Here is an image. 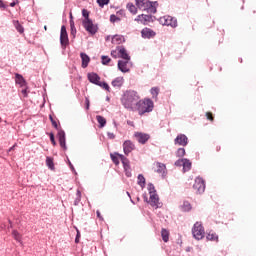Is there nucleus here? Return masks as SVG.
Here are the masks:
<instances>
[{
	"label": "nucleus",
	"instance_id": "11",
	"mask_svg": "<svg viewBox=\"0 0 256 256\" xmlns=\"http://www.w3.org/2000/svg\"><path fill=\"white\" fill-rule=\"evenodd\" d=\"M120 161L123 164V168L126 173V177H131V165L129 164V159L127 157H124L123 155H119Z\"/></svg>",
	"mask_w": 256,
	"mask_h": 256
},
{
	"label": "nucleus",
	"instance_id": "58",
	"mask_svg": "<svg viewBox=\"0 0 256 256\" xmlns=\"http://www.w3.org/2000/svg\"><path fill=\"white\" fill-rule=\"evenodd\" d=\"M16 146H17L16 144H15L14 146H12V147L9 149V151H13V149H15Z\"/></svg>",
	"mask_w": 256,
	"mask_h": 256
},
{
	"label": "nucleus",
	"instance_id": "23",
	"mask_svg": "<svg viewBox=\"0 0 256 256\" xmlns=\"http://www.w3.org/2000/svg\"><path fill=\"white\" fill-rule=\"evenodd\" d=\"M167 171V166L165 164L158 162L156 163V173H160L161 175H165V172Z\"/></svg>",
	"mask_w": 256,
	"mask_h": 256
},
{
	"label": "nucleus",
	"instance_id": "36",
	"mask_svg": "<svg viewBox=\"0 0 256 256\" xmlns=\"http://www.w3.org/2000/svg\"><path fill=\"white\" fill-rule=\"evenodd\" d=\"M82 15L84 17L82 21H91V19L89 18V11L87 9L82 10Z\"/></svg>",
	"mask_w": 256,
	"mask_h": 256
},
{
	"label": "nucleus",
	"instance_id": "14",
	"mask_svg": "<svg viewBox=\"0 0 256 256\" xmlns=\"http://www.w3.org/2000/svg\"><path fill=\"white\" fill-rule=\"evenodd\" d=\"M116 51H118L119 57L123 59L124 61H131V56L127 53V50L123 46H118L116 48Z\"/></svg>",
	"mask_w": 256,
	"mask_h": 256
},
{
	"label": "nucleus",
	"instance_id": "5",
	"mask_svg": "<svg viewBox=\"0 0 256 256\" xmlns=\"http://www.w3.org/2000/svg\"><path fill=\"white\" fill-rule=\"evenodd\" d=\"M192 234L194 239L197 241H201L205 237V228L201 222H196L192 228Z\"/></svg>",
	"mask_w": 256,
	"mask_h": 256
},
{
	"label": "nucleus",
	"instance_id": "38",
	"mask_svg": "<svg viewBox=\"0 0 256 256\" xmlns=\"http://www.w3.org/2000/svg\"><path fill=\"white\" fill-rule=\"evenodd\" d=\"M102 65H109V63H111V58H109V56H102Z\"/></svg>",
	"mask_w": 256,
	"mask_h": 256
},
{
	"label": "nucleus",
	"instance_id": "33",
	"mask_svg": "<svg viewBox=\"0 0 256 256\" xmlns=\"http://www.w3.org/2000/svg\"><path fill=\"white\" fill-rule=\"evenodd\" d=\"M98 87L105 89V91H108V93L111 91V88L109 87V84H107V82L100 81V83L98 84Z\"/></svg>",
	"mask_w": 256,
	"mask_h": 256
},
{
	"label": "nucleus",
	"instance_id": "61",
	"mask_svg": "<svg viewBox=\"0 0 256 256\" xmlns=\"http://www.w3.org/2000/svg\"><path fill=\"white\" fill-rule=\"evenodd\" d=\"M9 224L11 225V220H9Z\"/></svg>",
	"mask_w": 256,
	"mask_h": 256
},
{
	"label": "nucleus",
	"instance_id": "54",
	"mask_svg": "<svg viewBox=\"0 0 256 256\" xmlns=\"http://www.w3.org/2000/svg\"><path fill=\"white\" fill-rule=\"evenodd\" d=\"M70 27H72V29L75 27V21L70 20Z\"/></svg>",
	"mask_w": 256,
	"mask_h": 256
},
{
	"label": "nucleus",
	"instance_id": "13",
	"mask_svg": "<svg viewBox=\"0 0 256 256\" xmlns=\"http://www.w3.org/2000/svg\"><path fill=\"white\" fill-rule=\"evenodd\" d=\"M135 21H137V23H141L142 25H147L153 21V17L147 14H141L135 18Z\"/></svg>",
	"mask_w": 256,
	"mask_h": 256
},
{
	"label": "nucleus",
	"instance_id": "29",
	"mask_svg": "<svg viewBox=\"0 0 256 256\" xmlns=\"http://www.w3.org/2000/svg\"><path fill=\"white\" fill-rule=\"evenodd\" d=\"M96 120L99 123L100 127L103 128L105 125H107V120L103 116H96Z\"/></svg>",
	"mask_w": 256,
	"mask_h": 256
},
{
	"label": "nucleus",
	"instance_id": "59",
	"mask_svg": "<svg viewBox=\"0 0 256 256\" xmlns=\"http://www.w3.org/2000/svg\"><path fill=\"white\" fill-rule=\"evenodd\" d=\"M70 20H73V13L70 12Z\"/></svg>",
	"mask_w": 256,
	"mask_h": 256
},
{
	"label": "nucleus",
	"instance_id": "55",
	"mask_svg": "<svg viewBox=\"0 0 256 256\" xmlns=\"http://www.w3.org/2000/svg\"><path fill=\"white\" fill-rule=\"evenodd\" d=\"M15 5H17V2L13 1L12 3H10V7H15Z\"/></svg>",
	"mask_w": 256,
	"mask_h": 256
},
{
	"label": "nucleus",
	"instance_id": "20",
	"mask_svg": "<svg viewBox=\"0 0 256 256\" xmlns=\"http://www.w3.org/2000/svg\"><path fill=\"white\" fill-rule=\"evenodd\" d=\"M80 57L82 59V68L87 69L89 63L91 62V58L86 53H80Z\"/></svg>",
	"mask_w": 256,
	"mask_h": 256
},
{
	"label": "nucleus",
	"instance_id": "62",
	"mask_svg": "<svg viewBox=\"0 0 256 256\" xmlns=\"http://www.w3.org/2000/svg\"><path fill=\"white\" fill-rule=\"evenodd\" d=\"M0 122H1V117H0Z\"/></svg>",
	"mask_w": 256,
	"mask_h": 256
},
{
	"label": "nucleus",
	"instance_id": "9",
	"mask_svg": "<svg viewBox=\"0 0 256 256\" xmlns=\"http://www.w3.org/2000/svg\"><path fill=\"white\" fill-rule=\"evenodd\" d=\"M134 137L136 141H138V143H141V145H145V143H147V141L151 139V136L149 134L143 132H136L134 134Z\"/></svg>",
	"mask_w": 256,
	"mask_h": 256
},
{
	"label": "nucleus",
	"instance_id": "12",
	"mask_svg": "<svg viewBox=\"0 0 256 256\" xmlns=\"http://www.w3.org/2000/svg\"><path fill=\"white\" fill-rule=\"evenodd\" d=\"M161 21L167 27H177V19L173 18V16H164L161 18Z\"/></svg>",
	"mask_w": 256,
	"mask_h": 256
},
{
	"label": "nucleus",
	"instance_id": "34",
	"mask_svg": "<svg viewBox=\"0 0 256 256\" xmlns=\"http://www.w3.org/2000/svg\"><path fill=\"white\" fill-rule=\"evenodd\" d=\"M138 185H140V187H145V176H143L142 174L138 175Z\"/></svg>",
	"mask_w": 256,
	"mask_h": 256
},
{
	"label": "nucleus",
	"instance_id": "25",
	"mask_svg": "<svg viewBox=\"0 0 256 256\" xmlns=\"http://www.w3.org/2000/svg\"><path fill=\"white\" fill-rule=\"evenodd\" d=\"M191 161L187 158H184V162H183V171L184 173L187 172V171H191Z\"/></svg>",
	"mask_w": 256,
	"mask_h": 256
},
{
	"label": "nucleus",
	"instance_id": "1",
	"mask_svg": "<svg viewBox=\"0 0 256 256\" xmlns=\"http://www.w3.org/2000/svg\"><path fill=\"white\" fill-rule=\"evenodd\" d=\"M139 92L135 90H127L124 92L121 98V103L125 109H130L131 111H135L137 104L139 103Z\"/></svg>",
	"mask_w": 256,
	"mask_h": 256
},
{
	"label": "nucleus",
	"instance_id": "53",
	"mask_svg": "<svg viewBox=\"0 0 256 256\" xmlns=\"http://www.w3.org/2000/svg\"><path fill=\"white\" fill-rule=\"evenodd\" d=\"M97 218L103 220V216H101V212H96Z\"/></svg>",
	"mask_w": 256,
	"mask_h": 256
},
{
	"label": "nucleus",
	"instance_id": "45",
	"mask_svg": "<svg viewBox=\"0 0 256 256\" xmlns=\"http://www.w3.org/2000/svg\"><path fill=\"white\" fill-rule=\"evenodd\" d=\"M184 159H179L175 162L176 167H183Z\"/></svg>",
	"mask_w": 256,
	"mask_h": 256
},
{
	"label": "nucleus",
	"instance_id": "21",
	"mask_svg": "<svg viewBox=\"0 0 256 256\" xmlns=\"http://www.w3.org/2000/svg\"><path fill=\"white\" fill-rule=\"evenodd\" d=\"M15 83L16 85H20V87H27V82L21 74H15Z\"/></svg>",
	"mask_w": 256,
	"mask_h": 256
},
{
	"label": "nucleus",
	"instance_id": "26",
	"mask_svg": "<svg viewBox=\"0 0 256 256\" xmlns=\"http://www.w3.org/2000/svg\"><path fill=\"white\" fill-rule=\"evenodd\" d=\"M161 237L164 243H167L169 241V230L163 228L161 230Z\"/></svg>",
	"mask_w": 256,
	"mask_h": 256
},
{
	"label": "nucleus",
	"instance_id": "22",
	"mask_svg": "<svg viewBox=\"0 0 256 256\" xmlns=\"http://www.w3.org/2000/svg\"><path fill=\"white\" fill-rule=\"evenodd\" d=\"M113 45H121V43H125V37L123 35H114L112 37Z\"/></svg>",
	"mask_w": 256,
	"mask_h": 256
},
{
	"label": "nucleus",
	"instance_id": "3",
	"mask_svg": "<svg viewBox=\"0 0 256 256\" xmlns=\"http://www.w3.org/2000/svg\"><path fill=\"white\" fill-rule=\"evenodd\" d=\"M157 2H151L149 0H136V7L141 11H147V13H157Z\"/></svg>",
	"mask_w": 256,
	"mask_h": 256
},
{
	"label": "nucleus",
	"instance_id": "15",
	"mask_svg": "<svg viewBox=\"0 0 256 256\" xmlns=\"http://www.w3.org/2000/svg\"><path fill=\"white\" fill-rule=\"evenodd\" d=\"M123 151L126 155H129V153L135 151V144L131 140L124 141Z\"/></svg>",
	"mask_w": 256,
	"mask_h": 256
},
{
	"label": "nucleus",
	"instance_id": "10",
	"mask_svg": "<svg viewBox=\"0 0 256 256\" xmlns=\"http://www.w3.org/2000/svg\"><path fill=\"white\" fill-rule=\"evenodd\" d=\"M175 145H180V147H187L189 143V138L185 134H179L175 140H174Z\"/></svg>",
	"mask_w": 256,
	"mask_h": 256
},
{
	"label": "nucleus",
	"instance_id": "7",
	"mask_svg": "<svg viewBox=\"0 0 256 256\" xmlns=\"http://www.w3.org/2000/svg\"><path fill=\"white\" fill-rule=\"evenodd\" d=\"M193 189L196 190V193H205V180L201 177L195 179Z\"/></svg>",
	"mask_w": 256,
	"mask_h": 256
},
{
	"label": "nucleus",
	"instance_id": "28",
	"mask_svg": "<svg viewBox=\"0 0 256 256\" xmlns=\"http://www.w3.org/2000/svg\"><path fill=\"white\" fill-rule=\"evenodd\" d=\"M13 23H14V27L18 31V33H24L25 32V29L23 28L21 23H19V20H15Z\"/></svg>",
	"mask_w": 256,
	"mask_h": 256
},
{
	"label": "nucleus",
	"instance_id": "49",
	"mask_svg": "<svg viewBox=\"0 0 256 256\" xmlns=\"http://www.w3.org/2000/svg\"><path fill=\"white\" fill-rule=\"evenodd\" d=\"M80 237H81V233L79 232V230H77V235H76V238H75V243H79Z\"/></svg>",
	"mask_w": 256,
	"mask_h": 256
},
{
	"label": "nucleus",
	"instance_id": "44",
	"mask_svg": "<svg viewBox=\"0 0 256 256\" xmlns=\"http://www.w3.org/2000/svg\"><path fill=\"white\" fill-rule=\"evenodd\" d=\"M206 118L208 119V121H215V117H213V113L211 112H206Z\"/></svg>",
	"mask_w": 256,
	"mask_h": 256
},
{
	"label": "nucleus",
	"instance_id": "2",
	"mask_svg": "<svg viewBox=\"0 0 256 256\" xmlns=\"http://www.w3.org/2000/svg\"><path fill=\"white\" fill-rule=\"evenodd\" d=\"M153 107H155V105L151 99H139L136 104L135 111H138L139 115H145V113H151V111H153Z\"/></svg>",
	"mask_w": 256,
	"mask_h": 256
},
{
	"label": "nucleus",
	"instance_id": "37",
	"mask_svg": "<svg viewBox=\"0 0 256 256\" xmlns=\"http://www.w3.org/2000/svg\"><path fill=\"white\" fill-rule=\"evenodd\" d=\"M182 209L183 211H191V203H189L188 201H184Z\"/></svg>",
	"mask_w": 256,
	"mask_h": 256
},
{
	"label": "nucleus",
	"instance_id": "19",
	"mask_svg": "<svg viewBox=\"0 0 256 256\" xmlns=\"http://www.w3.org/2000/svg\"><path fill=\"white\" fill-rule=\"evenodd\" d=\"M141 35L143 39H151V37H155V31L151 30V28H144L141 31Z\"/></svg>",
	"mask_w": 256,
	"mask_h": 256
},
{
	"label": "nucleus",
	"instance_id": "16",
	"mask_svg": "<svg viewBox=\"0 0 256 256\" xmlns=\"http://www.w3.org/2000/svg\"><path fill=\"white\" fill-rule=\"evenodd\" d=\"M150 205L151 207H155V209H159V207H161V202H159V196L157 193L150 194Z\"/></svg>",
	"mask_w": 256,
	"mask_h": 256
},
{
	"label": "nucleus",
	"instance_id": "48",
	"mask_svg": "<svg viewBox=\"0 0 256 256\" xmlns=\"http://www.w3.org/2000/svg\"><path fill=\"white\" fill-rule=\"evenodd\" d=\"M70 29H71V35H73V37H75V35L77 34V28H75V26H74V28L70 27Z\"/></svg>",
	"mask_w": 256,
	"mask_h": 256
},
{
	"label": "nucleus",
	"instance_id": "8",
	"mask_svg": "<svg viewBox=\"0 0 256 256\" xmlns=\"http://www.w3.org/2000/svg\"><path fill=\"white\" fill-rule=\"evenodd\" d=\"M60 43L64 49L67 47V45H69V35L67 34V28L65 26L61 27Z\"/></svg>",
	"mask_w": 256,
	"mask_h": 256
},
{
	"label": "nucleus",
	"instance_id": "42",
	"mask_svg": "<svg viewBox=\"0 0 256 256\" xmlns=\"http://www.w3.org/2000/svg\"><path fill=\"white\" fill-rule=\"evenodd\" d=\"M148 191H149L150 195H153V194L157 193L155 191V186L153 184L148 185Z\"/></svg>",
	"mask_w": 256,
	"mask_h": 256
},
{
	"label": "nucleus",
	"instance_id": "47",
	"mask_svg": "<svg viewBox=\"0 0 256 256\" xmlns=\"http://www.w3.org/2000/svg\"><path fill=\"white\" fill-rule=\"evenodd\" d=\"M50 141L52 145H57V142H55V135L53 133H50Z\"/></svg>",
	"mask_w": 256,
	"mask_h": 256
},
{
	"label": "nucleus",
	"instance_id": "50",
	"mask_svg": "<svg viewBox=\"0 0 256 256\" xmlns=\"http://www.w3.org/2000/svg\"><path fill=\"white\" fill-rule=\"evenodd\" d=\"M85 103H86V109L87 111H89V105H90L89 98L85 99Z\"/></svg>",
	"mask_w": 256,
	"mask_h": 256
},
{
	"label": "nucleus",
	"instance_id": "57",
	"mask_svg": "<svg viewBox=\"0 0 256 256\" xmlns=\"http://www.w3.org/2000/svg\"><path fill=\"white\" fill-rule=\"evenodd\" d=\"M0 7L4 8L5 7V4H3V1L0 0Z\"/></svg>",
	"mask_w": 256,
	"mask_h": 256
},
{
	"label": "nucleus",
	"instance_id": "60",
	"mask_svg": "<svg viewBox=\"0 0 256 256\" xmlns=\"http://www.w3.org/2000/svg\"><path fill=\"white\" fill-rule=\"evenodd\" d=\"M45 31H47V26H44Z\"/></svg>",
	"mask_w": 256,
	"mask_h": 256
},
{
	"label": "nucleus",
	"instance_id": "24",
	"mask_svg": "<svg viewBox=\"0 0 256 256\" xmlns=\"http://www.w3.org/2000/svg\"><path fill=\"white\" fill-rule=\"evenodd\" d=\"M124 82L123 77H117L112 81V87H123Z\"/></svg>",
	"mask_w": 256,
	"mask_h": 256
},
{
	"label": "nucleus",
	"instance_id": "52",
	"mask_svg": "<svg viewBox=\"0 0 256 256\" xmlns=\"http://www.w3.org/2000/svg\"><path fill=\"white\" fill-rule=\"evenodd\" d=\"M108 137H109V139H114L115 138V134L111 133V132H108Z\"/></svg>",
	"mask_w": 256,
	"mask_h": 256
},
{
	"label": "nucleus",
	"instance_id": "32",
	"mask_svg": "<svg viewBox=\"0 0 256 256\" xmlns=\"http://www.w3.org/2000/svg\"><path fill=\"white\" fill-rule=\"evenodd\" d=\"M46 165L49 167V169H55V164L53 163V158L46 157Z\"/></svg>",
	"mask_w": 256,
	"mask_h": 256
},
{
	"label": "nucleus",
	"instance_id": "30",
	"mask_svg": "<svg viewBox=\"0 0 256 256\" xmlns=\"http://www.w3.org/2000/svg\"><path fill=\"white\" fill-rule=\"evenodd\" d=\"M127 9L132 13V15H137V7L133 3H128Z\"/></svg>",
	"mask_w": 256,
	"mask_h": 256
},
{
	"label": "nucleus",
	"instance_id": "31",
	"mask_svg": "<svg viewBox=\"0 0 256 256\" xmlns=\"http://www.w3.org/2000/svg\"><path fill=\"white\" fill-rule=\"evenodd\" d=\"M119 155H122V154L115 153V154H111V155H110V157H111L113 163L116 164V165H119V159H121V158L119 157Z\"/></svg>",
	"mask_w": 256,
	"mask_h": 256
},
{
	"label": "nucleus",
	"instance_id": "51",
	"mask_svg": "<svg viewBox=\"0 0 256 256\" xmlns=\"http://www.w3.org/2000/svg\"><path fill=\"white\" fill-rule=\"evenodd\" d=\"M115 53H118V51H117V50H113V51L111 52V55H112V57H114L115 59H117V54H115Z\"/></svg>",
	"mask_w": 256,
	"mask_h": 256
},
{
	"label": "nucleus",
	"instance_id": "27",
	"mask_svg": "<svg viewBox=\"0 0 256 256\" xmlns=\"http://www.w3.org/2000/svg\"><path fill=\"white\" fill-rule=\"evenodd\" d=\"M159 87H152L150 90V93L152 95V99H154L155 101H157V97L159 95Z\"/></svg>",
	"mask_w": 256,
	"mask_h": 256
},
{
	"label": "nucleus",
	"instance_id": "39",
	"mask_svg": "<svg viewBox=\"0 0 256 256\" xmlns=\"http://www.w3.org/2000/svg\"><path fill=\"white\" fill-rule=\"evenodd\" d=\"M176 157H185V148H179L176 151Z\"/></svg>",
	"mask_w": 256,
	"mask_h": 256
},
{
	"label": "nucleus",
	"instance_id": "18",
	"mask_svg": "<svg viewBox=\"0 0 256 256\" xmlns=\"http://www.w3.org/2000/svg\"><path fill=\"white\" fill-rule=\"evenodd\" d=\"M88 80L90 83H93V85H99L101 77L97 73L92 72L88 74Z\"/></svg>",
	"mask_w": 256,
	"mask_h": 256
},
{
	"label": "nucleus",
	"instance_id": "40",
	"mask_svg": "<svg viewBox=\"0 0 256 256\" xmlns=\"http://www.w3.org/2000/svg\"><path fill=\"white\" fill-rule=\"evenodd\" d=\"M12 235L16 241H21V234L17 230H13Z\"/></svg>",
	"mask_w": 256,
	"mask_h": 256
},
{
	"label": "nucleus",
	"instance_id": "6",
	"mask_svg": "<svg viewBox=\"0 0 256 256\" xmlns=\"http://www.w3.org/2000/svg\"><path fill=\"white\" fill-rule=\"evenodd\" d=\"M82 25L90 35L97 33V25L93 24V20L82 21Z\"/></svg>",
	"mask_w": 256,
	"mask_h": 256
},
{
	"label": "nucleus",
	"instance_id": "17",
	"mask_svg": "<svg viewBox=\"0 0 256 256\" xmlns=\"http://www.w3.org/2000/svg\"><path fill=\"white\" fill-rule=\"evenodd\" d=\"M127 65H129V60H119L118 61V69L122 73H129V67Z\"/></svg>",
	"mask_w": 256,
	"mask_h": 256
},
{
	"label": "nucleus",
	"instance_id": "41",
	"mask_svg": "<svg viewBox=\"0 0 256 256\" xmlns=\"http://www.w3.org/2000/svg\"><path fill=\"white\" fill-rule=\"evenodd\" d=\"M110 0H97L99 7H105V5H109Z\"/></svg>",
	"mask_w": 256,
	"mask_h": 256
},
{
	"label": "nucleus",
	"instance_id": "56",
	"mask_svg": "<svg viewBox=\"0 0 256 256\" xmlns=\"http://www.w3.org/2000/svg\"><path fill=\"white\" fill-rule=\"evenodd\" d=\"M69 167L70 169H72V171L75 170V167H73V164H71V162H69Z\"/></svg>",
	"mask_w": 256,
	"mask_h": 256
},
{
	"label": "nucleus",
	"instance_id": "46",
	"mask_svg": "<svg viewBox=\"0 0 256 256\" xmlns=\"http://www.w3.org/2000/svg\"><path fill=\"white\" fill-rule=\"evenodd\" d=\"M25 88L21 90V93L23 97H28L29 92L27 91V86H24Z\"/></svg>",
	"mask_w": 256,
	"mask_h": 256
},
{
	"label": "nucleus",
	"instance_id": "35",
	"mask_svg": "<svg viewBox=\"0 0 256 256\" xmlns=\"http://www.w3.org/2000/svg\"><path fill=\"white\" fill-rule=\"evenodd\" d=\"M206 239L208 241H217L218 237H217V234L210 232L207 234Z\"/></svg>",
	"mask_w": 256,
	"mask_h": 256
},
{
	"label": "nucleus",
	"instance_id": "43",
	"mask_svg": "<svg viewBox=\"0 0 256 256\" xmlns=\"http://www.w3.org/2000/svg\"><path fill=\"white\" fill-rule=\"evenodd\" d=\"M117 21H121V19H120L119 17L115 16V14H112V15L110 16V22H111V23H115V22H117Z\"/></svg>",
	"mask_w": 256,
	"mask_h": 256
},
{
	"label": "nucleus",
	"instance_id": "4",
	"mask_svg": "<svg viewBox=\"0 0 256 256\" xmlns=\"http://www.w3.org/2000/svg\"><path fill=\"white\" fill-rule=\"evenodd\" d=\"M49 119H50L53 127L58 130V139H59L60 147H62V149L64 151H67V144H66V140H65V131L59 130V125L57 124V120H55L52 115L49 116Z\"/></svg>",
	"mask_w": 256,
	"mask_h": 256
}]
</instances>
